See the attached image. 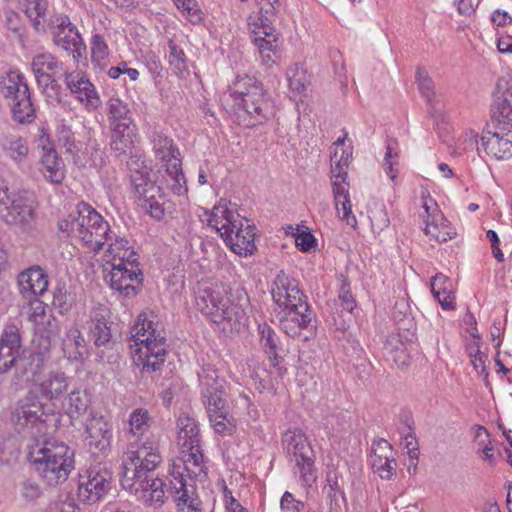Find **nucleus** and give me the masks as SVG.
I'll list each match as a JSON object with an SVG mask.
<instances>
[{
	"mask_svg": "<svg viewBox=\"0 0 512 512\" xmlns=\"http://www.w3.org/2000/svg\"><path fill=\"white\" fill-rule=\"evenodd\" d=\"M12 114L13 119L20 123L26 124L31 123L35 118V109L31 102L30 91L22 94L16 99H12Z\"/></svg>",
	"mask_w": 512,
	"mask_h": 512,
	"instance_id": "obj_35",
	"label": "nucleus"
},
{
	"mask_svg": "<svg viewBox=\"0 0 512 512\" xmlns=\"http://www.w3.org/2000/svg\"><path fill=\"white\" fill-rule=\"evenodd\" d=\"M117 257L118 263H125L126 267L130 266L129 269H138L136 253L130 247L128 249H124L123 252H117Z\"/></svg>",
	"mask_w": 512,
	"mask_h": 512,
	"instance_id": "obj_64",
	"label": "nucleus"
},
{
	"mask_svg": "<svg viewBox=\"0 0 512 512\" xmlns=\"http://www.w3.org/2000/svg\"><path fill=\"white\" fill-rule=\"evenodd\" d=\"M29 461L48 485L56 486L74 469V451L64 443L46 441L30 451Z\"/></svg>",
	"mask_w": 512,
	"mask_h": 512,
	"instance_id": "obj_5",
	"label": "nucleus"
},
{
	"mask_svg": "<svg viewBox=\"0 0 512 512\" xmlns=\"http://www.w3.org/2000/svg\"><path fill=\"white\" fill-rule=\"evenodd\" d=\"M244 220L246 222L245 227L242 220L238 218V222L235 223L236 227H233V231H229L223 238L231 250L240 256L252 255L256 250L254 243L256 228L249 224L247 219Z\"/></svg>",
	"mask_w": 512,
	"mask_h": 512,
	"instance_id": "obj_18",
	"label": "nucleus"
},
{
	"mask_svg": "<svg viewBox=\"0 0 512 512\" xmlns=\"http://www.w3.org/2000/svg\"><path fill=\"white\" fill-rule=\"evenodd\" d=\"M452 281L442 273H437L431 280V291L435 298L442 294L452 293Z\"/></svg>",
	"mask_w": 512,
	"mask_h": 512,
	"instance_id": "obj_49",
	"label": "nucleus"
},
{
	"mask_svg": "<svg viewBox=\"0 0 512 512\" xmlns=\"http://www.w3.org/2000/svg\"><path fill=\"white\" fill-rule=\"evenodd\" d=\"M21 495L27 501H34L42 494L39 484L33 480H25L21 483Z\"/></svg>",
	"mask_w": 512,
	"mask_h": 512,
	"instance_id": "obj_56",
	"label": "nucleus"
},
{
	"mask_svg": "<svg viewBox=\"0 0 512 512\" xmlns=\"http://www.w3.org/2000/svg\"><path fill=\"white\" fill-rule=\"evenodd\" d=\"M404 448L407 449L411 465L414 467V471L417 467V460L419 457L418 443L414 434L410 431L403 439Z\"/></svg>",
	"mask_w": 512,
	"mask_h": 512,
	"instance_id": "obj_57",
	"label": "nucleus"
},
{
	"mask_svg": "<svg viewBox=\"0 0 512 512\" xmlns=\"http://www.w3.org/2000/svg\"><path fill=\"white\" fill-rule=\"evenodd\" d=\"M271 294L281 309L278 316L285 334L292 338L301 337L303 330L313 334L316 328L315 314L306 297L283 271L276 276Z\"/></svg>",
	"mask_w": 512,
	"mask_h": 512,
	"instance_id": "obj_2",
	"label": "nucleus"
},
{
	"mask_svg": "<svg viewBox=\"0 0 512 512\" xmlns=\"http://www.w3.org/2000/svg\"><path fill=\"white\" fill-rule=\"evenodd\" d=\"M130 180L138 205L152 218L161 220L165 215L164 198L160 186L150 179V172L146 166H140L133 161L128 163Z\"/></svg>",
	"mask_w": 512,
	"mask_h": 512,
	"instance_id": "obj_8",
	"label": "nucleus"
},
{
	"mask_svg": "<svg viewBox=\"0 0 512 512\" xmlns=\"http://www.w3.org/2000/svg\"><path fill=\"white\" fill-rule=\"evenodd\" d=\"M169 63L177 75L187 70L186 56L173 41H169Z\"/></svg>",
	"mask_w": 512,
	"mask_h": 512,
	"instance_id": "obj_45",
	"label": "nucleus"
},
{
	"mask_svg": "<svg viewBox=\"0 0 512 512\" xmlns=\"http://www.w3.org/2000/svg\"><path fill=\"white\" fill-rule=\"evenodd\" d=\"M109 316V309L101 304H98L97 306H94L91 314H90V320L88 323H107Z\"/></svg>",
	"mask_w": 512,
	"mask_h": 512,
	"instance_id": "obj_63",
	"label": "nucleus"
},
{
	"mask_svg": "<svg viewBox=\"0 0 512 512\" xmlns=\"http://www.w3.org/2000/svg\"><path fill=\"white\" fill-rule=\"evenodd\" d=\"M416 80L418 82V89L421 95L430 102L435 95V91L434 83L429 77L427 71L423 68H418L416 72Z\"/></svg>",
	"mask_w": 512,
	"mask_h": 512,
	"instance_id": "obj_46",
	"label": "nucleus"
},
{
	"mask_svg": "<svg viewBox=\"0 0 512 512\" xmlns=\"http://www.w3.org/2000/svg\"><path fill=\"white\" fill-rule=\"evenodd\" d=\"M91 55L92 62L96 63L97 65H101V62L105 60L108 55V46L104 41V38L99 34H95L92 37Z\"/></svg>",
	"mask_w": 512,
	"mask_h": 512,
	"instance_id": "obj_48",
	"label": "nucleus"
},
{
	"mask_svg": "<svg viewBox=\"0 0 512 512\" xmlns=\"http://www.w3.org/2000/svg\"><path fill=\"white\" fill-rule=\"evenodd\" d=\"M108 109L109 118L113 120V125L115 123L132 121L130 117H128L130 111L127 105L120 99L111 98L108 102Z\"/></svg>",
	"mask_w": 512,
	"mask_h": 512,
	"instance_id": "obj_44",
	"label": "nucleus"
},
{
	"mask_svg": "<svg viewBox=\"0 0 512 512\" xmlns=\"http://www.w3.org/2000/svg\"><path fill=\"white\" fill-rule=\"evenodd\" d=\"M20 293L26 297L42 295L48 287V276L40 266H32L17 278Z\"/></svg>",
	"mask_w": 512,
	"mask_h": 512,
	"instance_id": "obj_23",
	"label": "nucleus"
},
{
	"mask_svg": "<svg viewBox=\"0 0 512 512\" xmlns=\"http://www.w3.org/2000/svg\"><path fill=\"white\" fill-rule=\"evenodd\" d=\"M91 165L96 168H102L106 164L105 154L96 140H89Z\"/></svg>",
	"mask_w": 512,
	"mask_h": 512,
	"instance_id": "obj_59",
	"label": "nucleus"
},
{
	"mask_svg": "<svg viewBox=\"0 0 512 512\" xmlns=\"http://www.w3.org/2000/svg\"><path fill=\"white\" fill-rule=\"evenodd\" d=\"M332 186L337 211L340 212V198H343V218L346 220L348 225L356 227L357 220L352 214V205L349 199L347 187L348 185L345 184V182L341 183L340 181H333Z\"/></svg>",
	"mask_w": 512,
	"mask_h": 512,
	"instance_id": "obj_38",
	"label": "nucleus"
},
{
	"mask_svg": "<svg viewBox=\"0 0 512 512\" xmlns=\"http://www.w3.org/2000/svg\"><path fill=\"white\" fill-rule=\"evenodd\" d=\"M493 118L512 128V79L500 78L493 93Z\"/></svg>",
	"mask_w": 512,
	"mask_h": 512,
	"instance_id": "obj_19",
	"label": "nucleus"
},
{
	"mask_svg": "<svg viewBox=\"0 0 512 512\" xmlns=\"http://www.w3.org/2000/svg\"><path fill=\"white\" fill-rule=\"evenodd\" d=\"M227 96L233 98L237 109L243 110L250 117L247 126L262 124L272 114V107L262 83L253 77H238L229 93H224L223 99Z\"/></svg>",
	"mask_w": 512,
	"mask_h": 512,
	"instance_id": "obj_6",
	"label": "nucleus"
},
{
	"mask_svg": "<svg viewBox=\"0 0 512 512\" xmlns=\"http://www.w3.org/2000/svg\"><path fill=\"white\" fill-rule=\"evenodd\" d=\"M195 304L213 323L227 321L232 325L239 321V309L231 303L224 288H199L195 295Z\"/></svg>",
	"mask_w": 512,
	"mask_h": 512,
	"instance_id": "obj_9",
	"label": "nucleus"
},
{
	"mask_svg": "<svg viewBox=\"0 0 512 512\" xmlns=\"http://www.w3.org/2000/svg\"><path fill=\"white\" fill-rule=\"evenodd\" d=\"M295 243L300 251L308 252L316 245V239L310 232L302 231L296 234Z\"/></svg>",
	"mask_w": 512,
	"mask_h": 512,
	"instance_id": "obj_60",
	"label": "nucleus"
},
{
	"mask_svg": "<svg viewBox=\"0 0 512 512\" xmlns=\"http://www.w3.org/2000/svg\"><path fill=\"white\" fill-rule=\"evenodd\" d=\"M287 80L289 89L295 96H302L309 84L306 71L298 65L289 67L287 70Z\"/></svg>",
	"mask_w": 512,
	"mask_h": 512,
	"instance_id": "obj_41",
	"label": "nucleus"
},
{
	"mask_svg": "<svg viewBox=\"0 0 512 512\" xmlns=\"http://www.w3.org/2000/svg\"><path fill=\"white\" fill-rule=\"evenodd\" d=\"M315 456L311 460L296 461V466L299 469L300 478L304 484L311 486L316 481V472L314 468Z\"/></svg>",
	"mask_w": 512,
	"mask_h": 512,
	"instance_id": "obj_52",
	"label": "nucleus"
},
{
	"mask_svg": "<svg viewBox=\"0 0 512 512\" xmlns=\"http://www.w3.org/2000/svg\"><path fill=\"white\" fill-rule=\"evenodd\" d=\"M35 200L28 192H10L5 181H0V218L8 225L28 230L36 219Z\"/></svg>",
	"mask_w": 512,
	"mask_h": 512,
	"instance_id": "obj_7",
	"label": "nucleus"
},
{
	"mask_svg": "<svg viewBox=\"0 0 512 512\" xmlns=\"http://www.w3.org/2000/svg\"><path fill=\"white\" fill-rule=\"evenodd\" d=\"M134 132L135 125L132 121L114 124L110 147L117 156H127L131 153Z\"/></svg>",
	"mask_w": 512,
	"mask_h": 512,
	"instance_id": "obj_26",
	"label": "nucleus"
},
{
	"mask_svg": "<svg viewBox=\"0 0 512 512\" xmlns=\"http://www.w3.org/2000/svg\"><path fill=\"white\" fill-rule=\"evenodd\" d=\"M338 300L340 306L344 311H346L347 313H352L353 309L356 306V303L347 285H342L339 292Z\"/></svg>",
	"mask_w": 512,
	"mask_h": 512,
	"instance_id": "obj_61",
	"label": "nucleus"
},
{
	"mask_svg": "<svg viewBox=\"0 0 512 512\" xmlns=\"http://www.w3.org/2000/svg\"><path fill=\"white\" fill-rule=\"evenodd\" d=\"M64 345L66 347H75L74 357L82 356L83 352L81 349L85 348V339L82 336L80 330L76 327L70 328L64 339Z\"/></svg>",
	"mask_w": 512,
	"mask_h": 512,
	"instance_id": "obj_50",
	"label": "nucleus"
},
{
	"mask_svg": "<svg viewBox=\"0 0 512 512\" xmlns=\"http://www.w3.org/2000/svg\"><path fill=\"white\" fill-rule=\"evenodd\" d=\"M58 229L66 236L78 238L94 252L102 250L113 237L109 223L84 202L58 222Z\"/></svg>",
	"mask_w": 512,
	"mask_h": 512,
	"instance_id": "obj_4",
	"label": "nucleus"
},
{
	"mask_svg": "<svg viewBox=\"0 0 512 512\" xmlns=\"http://www.w3.org/2000/svg\"><path fill=\"white\" fill-rule=\"evenodd\" d=\"M90 405V398L86 391L73 390L64 404L67 415L72 419L83 416Z\"/></svg>",
	"mask_w": 512,
	"mask_h": 512,
	"instance_id": "obj_37",
	"label": "nucleus"
},
{
	"mask_svg": "<svg viewBox=\"0 0 512 512\" xmlns=\"http://www.w3.org/2000/svg\"><path fill=\"white\" fill-rule=\"evenodd\" d=\"M280 508L285 512H301L304 508V503L296 500L290 492L286 491L281 498Z\"/></svg>",
	"mask_w": 512,
	"mask_h": 512,
	"instance_id": "obj_58",
	"label": "nucleus"
},
{
	"mask_svg": "<svg viewBox=\"0 0 512 512\" xmlns=\"http://www.w3.org/2000/svg\"><path fill=\"white\" fill-rule=\"evenodd\" d=\"M112 473L107 469L93 467L86 476H80L78 496L88 503L99 501L111 489Z\"/></svg>",
	"mask_w": 512,
	"mask_h": 512,
	"instance_id": "obj_13",
	"label": "nucleus"
},
{
	"mask_svg": "<svg viewBox=\"0 0 512 512\" xmlns=\"http://www.w3.org/2000/svg\"><path fill=\"white\" fill-rule=\"evenodd\" d=\"M155 319L156 316L149 319L146 314H140L132 327L130 341L138 346L134 361L143 374L158 371L167 355L166 333Z\"/></svg>",
	"mask_w": 512,
	"mask_h": 512,
	"instance_id": "obj_3",
	"label": "nucleus"
},
{
	"mask_svg": "<svg viewBox=\"0 0 512 512\" xmlns=\"http://www.w3.org/2000/svg\"><path fill=\"white\" fill-rule=\"evenodd\" d=\"M15 365L16 378L20 382L32 381L43 369L44 355L38 351L23 350Z\"/></svg>",
	"mask_w": 512,
	"mask_h": 512,
	"instance_id": "obj_24",
	"label": "nucleus"
},
{
	"mask_svg": "<svg viewBox=\"0 0 512 512\" xmlns=\"http://www.w3.org/2000/svg\"><path fill=\"white\" fill-rule=\"evenodd\" d=\"M53 305L62 311H67L71 307L70 294L63 288L58 287L53 294Z\"/></svg>",
	"mask_w": 512,
	"mask_h": 512,
	"instance_id": "obj_62",
	"label": "nucleus"
},
{
	"mask_svg": "<svg viewBox=\"0 0 512 512\" xmlns=\"http://www.w3.org/2000/svg\"><path fill=\"white\" fill-rule=\"evenodd\" d=\"M87 444L93 454H106L112 439L111 425L102 415L91 414L86 423Z\"/></svg>",
	"mask_w": 512,
	"mask_h": 512,
	"instance_id": "obj_15",
	"label": "nucleus"
},
{
	"mask_svg": "<svg viewBox=\"0 0 512 512\" xmlns=\"http://www.w3.org/2000/svg\"><path fill=\"white\" fill-rule=\"evenodd\" d=\"M240 215L228 209L226 204L220 203L215 206L212 210L210 217L208 218V225L215 228L221 235L222 238L229 231H233L235 223L238 222Z\"/></svg>",
	"mask_w": 512,
	"mask_h": 512,
	"instance_id": "obj_30",
	"label": "nucleus"
},
{
	"mask_svg": "<svg viewBox=\"0 0 512 512\" xmlns=\"http://www.w3.org/2000/svg\"><path fill=\"white\" fill-rule=\"evenodd\" d=\"M184 456L181 460L187 476L192 480L195 478H205L207 476L206 467L204 465V456L200 449V445L193 449H185Z\"/></svg>",
	"mask_w": 512,
	"mask_h": 512,
	"instance_id": "obj_33",
	"label": "nucleus"
},
{
	"mask_svg": "<svg viewBox=\"0 0 512 512\" xmlns=\"http://www.w3.org/2000/svg\"><path fill=\"white\" fill-rule=\"evenodd\" d=\"M151 421L152 419L148 410L137 408L130 414V431L135 436H142L150 428Z\"/></svg>",
	"mask_w": 512,
	"mask_h": 512,
	"instance_id": "obj_43",
	"label": "nucleus"
},
{
	"mask_svg": "<svg viewBox=\"0 0 512 512\" xmlns=\"http://www.w3.org/2000/svg\"><path fill=\"white\" fill-rule=\"evenodd\" d=\"M0 147L3 154L18 166L24 164L28 158V143L19 135H2L0 137Z\"/></svg>",
	"mask_w": 512,
	"mask_h": 512,
	"instance_id": "obj_28",
	"label": "nucleus"
},
{
	"mask_svg": "<svg viewBox=\"0 0 512 512\" xmlns=\"http://www.w3.org/2000/svg\"><path fill=\"white\" fill-rule=\"evenodd\" d=\"M202 402L206 408L215 402L216 405L226 403L225 380L220 378L217 371L211 365H204L198 373Z\"/></svg>",
	"mask_w": 512,
	"mask_h": 512,
	"instance_id": "obj_16",
	"label": "nucleus"
},
{
	"mask_svg": "<svg viewBox=\"0 0 512 512\" xmlns=\"http://www.w3.org/2000/svg\"><path fill=\"white\" fill-rule=\"evenodd\" d=\"M18 350L0 342V374L7 372L15 364Z\"/></svg>",
	"mask_w": 512,
	"mask_h": 512,
	"instance_id": "obj_51",
	"label": "nucleus"
},
{
	"mask_svg": "<svg viewBox=\"0 0 512 512\" xmlns=\"http://www.w3.org/2000/svg\"><path fill=\"white\" fill-rule=\"evenodd\" d=\"M384 350L393 357L395 362H398L401 355L405 353V345L398 335H390L384 343Z\"/></svg>",
	"mask_w": 512,
	"mask_h": 512,
	"instance_id": "obj_53",
	"label": "nucleus"
},
{
	"mask_svg": "<svg viewBox=\"0 0 512 512\" xmlns=\"http://www.w3.org/2000/svg\"><path fill=\"white\" fill-rule=\"evenodd\" d=\"M43 407L32 399L20 401L12 413V422L17 432L33 428L43 422Z\"/></svg>",
	"mask_w": 512,
	"mask_h": 512,
	"instance_id": "obj_20",
	"label": "nucleus"
},
{
	"mask_svg": "<svg viewBox=\"0 0 512 512\" xmlns=\"http://www.w3.org/2000/svg\"><path fill=\"white\" fill-rule=\"evenodd\" d=\"M156 158L165 162L166 183L176 195L187 193V186L182 172L181 161L177 158L178 149L173 147L172 139L163 135H156L153 139Z\"/></svg>",
	"mask_w": 512,
	"mask_h": 512,
	"instance_id": "obj_10",
	"label": "nucleus"
},
{
	"mask_svg": "<svg viewBox=\"0 0 512 512\" xmlns=\"http://www.w3.org/2000/svg\"><path fill=\"white\" fill-rule=\"evenodd\" d=\"M480 140L487 155L498 160L512 157V128L498 124L494 130H483Z\"/></svg>",
	"mask_w": 512,
	"mask_h": 512,
	"instance_id": "obj_14",
	"label": "nucleus"
},
{
	"mask_svg": "<svg viewBox=\"0 0 512 512\" xmlns=\"http://www.w3.org/2000/svg\"><path fill=\"white\" fill-rule=\"evenodd\" d=\"M69 386V378L64 372H50L40 384V393L49 400L58 399Z\"/></svg>",
	"mask_w": 512,
	"mask_h": 512,
	"instance_id": "obj_32",
	"label": "nucleus"
},
{
	"mask_svg": "<svg viewBox=\"0 0 512 512\" xmlns=\"http://www.w3.org/2000/svg\"><path fill=\"white\" fill-rule=\"evenodd\" d=\"M370 221L373 232L377 234H380L390 223L387 212L383 208L372 211Z\"/></svg>",
	"mask_w": 512,
	"mask_h": 512,
	"instance_id": "obj_55",
	"label": "nucleus"
},
{
	"mask_svg": "<svg viewBox=\"0 0 512 512\" xmlns=\"http://www.w3.org/2000/svg\"><path fill=\"white\" fill-rule=\"evenodd\" d=\"M184 472L186 471L184 470L181 460L174 461L170 471V484L172 489L175 490V493L179 495V501L183 502L185 505L191 506L193 499L190 494L193 485L187 483Z\"/></svg>",
	"mask_w": 512,
	"mask_h": 512,
	"instance_id": "obj_31",
	"label": "nucleus"
},
{
	"mask_svg": "<svg viewBox=\"0 0 512 512\" xmlns=\"http://www.w3.org/2000/svg\"><path fill=\"white\" fill-rule=\"evenodd\" d=\"M41 171L52 183H61L64 179L63 162L54 150L45 153L41 160Z\"/></svg>",
	"mask_w": 512,
	"mask_h": 512,
	"instance_id": "obj_36",
	"label": "nucleus"
},
{
	"mask_svg": "<svg viewBox=\"0 0 512 512\" xmlns=\"http://www.w3.org/2000/svg\"><path fill=\"white\" fill-rule=\"evenodd\" d=\"M54 42L58 47L72 54L77 60L85 51V45L78 29L72 24L67 15H54L50 20Z\"/></svg>",
	"mask_w": 512,
	"mask_h": 512,
	"instance_id": "obj_12",
	"label": "nucleus"
},
{
	"mask_svg": "<svg viewBox=\"0 0 512 512\" xmlns=\"http://www.w3.org/2000/svg\"><path fill=\"white\" fill-rule=\"evenodd\" d=\"M259 333H260V342L268 355V358L271 362V366L275 367L278 365V355L276 352L277 344H276V334L275 332L267 325H259Z\"/></svg>",
	"mask_w": 512,
	"mask_h": 512,
	"instance_id": "obj_40",
	"label": "nucleus"
},
{
	"mask_svg": "<svg viewBox=\"0 0 512 512\" xmlns=\"http://www.w3.org/2000/svg\"><path fill=\"white\" fill-rule=\"evenodd\" d=\"M65 82L72 94L90 110L97 109L101 100L94 85L80 73H65Z\"/></svg>",
	"mask_w": 512,
	"mask_h": 512,
	"instance_id": "obj_21",
	"label": "nucleus"
},
{
	"mask_svg": "<svg viewBox=\"0 0 512 512\" xmlns=\"http://www.w3.org/2000/svg\"><path fill=\"white\" fill-rule=\"evenodd\" d=\"M0 342L19 349L21 344V337L19 329L15 324H7L4 328Z\"/></svg>",
	"mask_w": 512,
	"mask_h": 512,
	"instance_id": "obj_54",
	"label": "nucleus"
},
{
	"mask_svg": "<svg viewBox=\"0 0 512 512\" xmlns=\"http://www.w3.org/2000/svg\"><path fill=\"white\" fill-rule=\"evenodd\" d=\"M161 462L157 447L149 441L131 444L123 460V488L134 493L145 505L155 508L166 500L164 481L155 473Z\"/></svg>",
	"mask_w": 512,
	"mask_h": 512,
	"instance_id": "obj_1",
	"label": "nucleus"
},
{
	"mask_svg": "<svg viewBox=\"0 0 512 512\" xmlns=\"http://www.w3.org/2000/svg\"><path fill=\"white\" fill-rule=\"evenodd\" d=\"M112 322L88 323L89 336L97 347L107 346L112 340Z\"/></svg>",
	"mask_w": 512,
	"mask_h": 512,
	"instance_id": "obj_42",
	"label": "nucleus"
},
{
	"mask_svg": "<svg viewBox=\"0 0 512 512\" xmlns=\"http://www.w3.org/2000/svg\"><path fill=\"white\" fill-rule=\"evenodd\" d=\"M371 465L381 479L389 480L396 472V460L392 455V446L385 439L378 440L373 446Z\"/></svg>",
	"mask_w": 512,
	"mask_h": 512,
	"instance_id": "obj_22",
	"label": "nucleus"
},
{
	"mask_svg": "<svg viewBox=\"0 0 512 512\" xmlns=\"http://www.w3.org/2000/svg\"><path fill=\"white\" fill-rule=\"evenodd\" d=\"M47 1L45 0H26L24 4V12L31 20L36 30L44 28L45 13L47 10Z\"/></svg>",
	"mask_w": 512,
	"mask_h": 512,
	"instance_id": "obj_39",
	"label": "nucleus"
},
{
	"mask_svg": "<svg viewBox=\"0 0 512 512\" xmlns=\"http://www.w3.org/2000/svg\"><path fill=\"white\" fill-rule=\"evenodd\" d=\"M106 281L109 282L111 288L123 293L126 297H131L137 294L138 286L142 282V272L137 269H129L125 263L112 264V270L106 277Z\"/></svg>",
	"mask_w": 512,
	"mask_h": 512,
	"instance_id": "obj_17",
	"label": "nucleus"
},
{
	"mask_svg": "<svg viewBox=\"0 0 512 512\" xmlns=\"http://www.w3.org/2000/svg\"><path fill=\"white\" fill-rule=\"evenodd\" d=\"M283 445L289 456L296 462L299 460H311L314 451L308 442L306 435L300 430L287 431L283 435Z\"/></svg>",
	"mask_w": 512,
	"mask_h": 512,
	"instance_id": "obj_25",
	"label": "nucleus"
},
{
	"mask_svg": "<svg viewBox=\"0 0 512 512\" xmlns=\"http://www.w3.org/2000/svg\"><path fill=\"white\" fill-rule=\"evenodd\" d=\"M0 88L4 97L11 100L16 99L22 91L29 92L27 81L19 71H9L3 76Z\"/></svg>",
	"mask_w": 512,
	"mask_h": 512,
	"instance_id": "obj_34",
	"label": "nucleus"
},
{
	"mask_svg": "<svg viewBox=\"0 0 512 512\" xmlns=\"http://www.w3.org/2000/svg\"><path fill=\"white\" fill-rule=\"evenodd\" d=\"M176 6L194 24L199 23L203 19V12L197 0H182Z\"/></svg>",
	"mask_w": 512,
	"mask_h": 512,
	"instance_id": "obj_47",
	"label": "nucleus"
},
{
	"mask_svg": "<svg viewBox=\"0 0 512 512\" xmlns=\"http://www.w3.org/2000/svg\"><path fill=\"white\" fill-rule=\"evenodd\" d=\"M211 425L220 435H231L236 429V421L229 413L227 403L216 405L215 402L206 408Z\"/></svg>",
	"mask_w": 512,
	"mask_h": 512,
	"instance_id": "obj_27",
	"label": "nucleus"
},
{
	"mask_svg": "<svg viewBox=\"0 0 512 512\" xmlns=\"http://www.w3.org/2000/svg\"><path fill=\"white\" fill-rule=\"evenodd\" d=\"M177 428V440L182 453L186 452L185 449H193V446L196 447L200 444L201 437L195 419L185 414L180 415L177 420Z\"/></svg>",
	"mask_w": 512,
	"mask_h": 512,
	"instance_id": "obj_29",
	"label": "nucleus"
},
{
	"mask_svg": "<svg viewBox=\"0 0 512 512\" xmlns=\"http://www.w3.org/2000/svg\"><path fill=\"white\" fill-rule=\"evenodd\" d=\"M31 68L47 97L59 100L60 86L55 76L63 70V63L50 52H40L32 57Z\"/></svg>",
	"mask_w": 512,
	"mask_h": 512,
	"instance_id": "obj_11",
	"label": "nucleus"
}]
</instances>
